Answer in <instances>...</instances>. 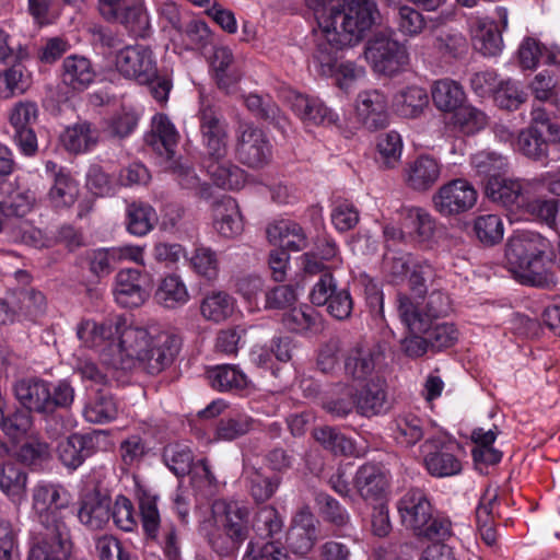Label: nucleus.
<instances>
[{
	"instance_id": "f257e3e1",
	"label": "nucleus",
	"mask_w": 560,
	"mask_h": 560,
	"mask_svg": "<svg viewBox=\"0 0 560 560\" xmlns=\"http://www.w3.org/2000/svg\"><path fill=\"white\" fill-rule=\"evenodd\" d=\"M322 36L317 39L312 62L323 77H334L338 52L359 43L380 19L376 0H306Z\"/></svg>"
},
{
	"instance_id": "f03ea898",
	"label": "nucleus",
	"mask_w": 560,
	"mask_h": 560,
	"mask_svg": "<svg viewBox=\"0 0 560 560\" xmlns=\"http://www.w3.org/2000/svg\"><path fill=\"white\" fill-rule=\"evenodd\" d=\"M550 242L538 233L520 231L506 244L505 257L510 270L525 284L548 288L555 284L546 266Z\"/></svg>"
},
{
	"instance_id": "7ed1b4c3",
	"label": "nucleus",
	"mask_w": 560,
	"mask_h": 560,
	"mask_svg": "<svg viewBox=\"0 0 560 560\" xmlns=\"http://www.w3.org/2000/svg\"><path fill=\"white\" fill-rule=\"evenodd\" d=\"M13 393L21 406L39 415H51L57 409H69L75 397L71 384L61 380L56 384L37 378H22L15 382Z\"/></svg>"
},
{
	"instance_id": "20e7f679",
	"label": "nucleus",
	"mask_w": 560,
	"mask_h": 560,
	"mask_svg": "<svg viewBox=\"0 0 560 560\" xmlns=\"http://www.w3.org/2000/svg\"><path fill=\"white\" fill-rule=\"evenodd\" d=\"M397 510L402 524L419 537L441 541L451 536V522L433 515V508L421 489L408 490L399 499Z\"/></svg>"
},
{
	"instance_id": "39448f33",
	"label": "nucleus",
	"mask_w": 560,
	"mask_h": 560,
	"mask_svg": "<svg viewBox=\"0 0 560 560\" xmlns=\"http://www.w3.org/2000/svg\"><path fill=\"white\" fill-rule=\"evenodd\" d=\"M69 503L67 490L58 483L39 482L32 490V510L46 530L70 532L65 522Z\"/></svg>"
},
{
	"instance_id": "423d86ee",
	"label": "nucleus",
	"mask_w": 560,
	"mask_h": 560,
	"mask_svg": "<svg viewBox=\"0 0 560 560\" xmlns=\"http://www.w3.org/2000/svg\"><path fill=\"white\" fill-rule=\"evenodd\" d=\"M397 311L401 322L410 332H422L425 335L431 350L440 351L452 347L458 337L457 329L453 324H434V320L422 318V314L415 307L410 298L405 293L397 294Z\"/></svg>"
},
{
	"instance_id": "0eeeda50",
	"label": "nucleus",
	"mask_w": 560,
	"mask_h": 560,
	"mask_svg": "<svg viewBox=\"0 0 560 560\" xmlns=\"http://www.w3.org/2000/svg\"><path fill=\"white\" fill-rule=\"evenodd\" d=\"M364 56L375 72L389 77L409 63L407 48L393 36L382 32L368 40Z\"/></svg>"
},
{
	"instance_id": "6e6552de",
	"label": "nucleus",
	"mask_w": 560,
	"mask_h": 560,
	"mask_svg": "<svg viewBox=\"0 0 560 560\" xmlns=\"http://www.w3.org/2000/svg\"><path fill=\"white\" fill-rule=\"evenodd\" d=\"M154 334L145 328L128 325L127 320L119 316V330H117L114 347L117 349V358L113 364L120 369L133 368L142 354L148 342Z\"/></svg>"
},
{
	"instance_id": "1a4fd4ad",
	"label": "nucleus",
	"mask_w": 560,
	"mask_h": 560,
	"mask_svg": "<svg viewBox=\"0 0 560 560\" xmlns=\"http://www.w3.org/2000/svg\"><path fill=\"white\" fill-rule=\"evenodd\" d=\"M148 343L138 364L148 374L158 375L173 364L182 340L170 331H156Z\"/></svg>"
},
{
	"instance_id": "9d476101",
	"label": "nucleus",
	"mask_w": 560,
	"mask_h": 560,
	"mask_svg": "<svg viewBox=\"0 0 560 560\" xmlns=\"http://www.w3.org/2000/svg\"><path fill=\"white\" fill-rule=\"evenodd\" d=\"M115 63L119 73L140 84L152 83L158 78L153 51L147 46L135 45L120 49Z\"/></svg>"
},
{
	"instance_id": "9b49d317",
	"label": "nucleus",
	"mask_w": 560,
	"mask_h": 560,
	"mask_svg": "<svg viewBox=\"0 0 560 560\" xmlns=\"http://www.w3.org/2000/svg\"><path fill=\"white\" fill-rule=\"evenodd\" d=\"M477 201L474 186L462 178L442 185L432 196L434 209L443 217L459 214L471 209Z\"/></svg>"
},
{
	"instance_id": "f8f14e48",
	"label": "nucleus",
	"mask_w": 560,
	"mask_h": 560,
	"mask_svg": "<svg viewBox=\"0 0 560 560\" xmlns=\"http://www.w3.org/2000/svg\"><path fill=\"white\" fill-rule=\"evenodd\" d=\"M107 438L108 433L105 430L71 434L58 444V457L69 469H77L106 444Z\"/></svg>"
},
{
	"instance_id": "ddd939ff",
	"label": "nucleus",
	"mask_w": 560,
	"mask_h": 560,
	"mask_svg": "<svg viewBox=\"0 0 560 560\" xmlns=\"http://www.w3.org/2000/svg\"><path fill=\"white\" fill-rule=\"evenodd\" d=\"M38 119V106L32 101H20L13 105L9 114V122L13 128V141L27 156L37 152V138L34 125Z\"/></svg>"
},
{
	"instance_id": "4468645a",
	"label": "nucleus",
	"mask_w": 560,
	"mask_h": 560,
	"mask_svg": "<svg viewBox=\"0 0 560 560\" xmlns=\"http://www.w3.org/2000/svg\"><path fill=\"white\" fill-rule=\"evenodd\" d=\"M384 359V346L360 340L353 343L343 359L345 374L354 380H366Z\"/></svg>"
},
{
	"instance_id": "2eb2a0df",
	"label": "nucleus",
	"mask_w": 560,
	"mask_h": 560,
	"mask_svg": "<svg viewBox=\"0 0 560 560\" xmlns=\"http://www.w3.org/2000/svg\"><path fill=\"white\" fill-rule=\"evenodd\" d=\"M235 155L240 163L250 168H260L271 159V147L265 132L254 126L241 127Z\"/></svg>"
},
{
	"instance_id": "dca6fc26",
	"label": "nucleus",
	"mask_w": 560,
	"mask_h": 560,
	"mask_svg": "<svg viewBox=\"0 0 560 560\" xmlns=\"http://www.w3.org/2000/svg\"><path fill=\"white\" fill-rule=\"evenodd\" d=\"M427 471L436 478L458 475L462 462L451 452L450 445L440 438H428L420 446Z\"/></svg>"
},
{
	"instance_id": "f3484780",
	"label": "nucleus",
	"mask_w": 560,
	"mask_h": 560,
	"mask_svg": "<svg viewBox=\"0 0 560 560\" xmlns=\"http://www.w3.org/2000/svg\"><path fill=\"white\" fill-rule=\"evenodd\" d=\"M529 182L518 178L494 177L487 180L486 196L511 212L520 211L529 194Z\"/></svg>"
},
{
	"instance_id": "a211bd4d",
	"label": "nucleus",
	"mask_w": 560,
	"mask_h": 560,
	"mask_svg": "<svg viewBox=\"0 0 560 560\" xmlns=\"http://www.w3.org/2000/svg\"><path fill=\"white\" fill-rule=\"evenodd\" d=\"M358 122L369 131L385 128L388 124L387 98L378 90L362 91L355 101Z\"/></svg>"
},
{
	"instance_id": "6ab92c4d",
	"label": "nucleus",
	"mask_w": 560,
	"mask_h": 560,
	"mask_svg": "<svg viewBox=\"0 0 560 560\" xmlns=\"http://www.w3.org/2000/svg\"><path fill=\"white\" fill-rule=\"evenodd\" d=\"M212 512L221 529L245 541L250 532L249 510L238 501L217 500Z\"/></svg>"
},
{
	"instance_id": "aec40b11",
	"label": "nucleus",
	"mask_w": 560,
	"mask_h": 560,
	"mask_svg": "<svg viewBox=\"0 0 560 560\" xmlns=\"http://www.w3.org/2000/svg\"><path fill=\"white\" fill-rule=\"evenodd\" d=\"M71 548L70 532L46 530L32 539L27 560H68Z\"/></svg>"
},
{
	"instance_id": "412c9836",
	"label": "nucleus",
	"mask_w": 560,
	"mask_h": 560,
	"mask_svg": "<svg viewBox=\"0 0 560 560\" xmlns=\"http://www.w3.org/2000/svg\"><path fill=\"white\" fill-rule=\"evenodd\" d=\"M288 103L292 112L306 125H330L338 120V116L318 97L292 92L288 96Z\"/></svg>"
},
{
	"instance_id": "4be33fe9",
	"label": "nucleus",
	"mask_w": 560,
	"mask_h": 560,
	"mask_svg": "<svg viewBox=\"0 0 560 560\" xmlns=\"http://www.w3.org/2000/svg\"><path fill=\"white\" fill-rule=\"evenodd\" d=\"M474 48L483 56H497L502 51V32L495 20L476 18L470 23Z\"/></svg>"
},
{
	"instance_id": "5701e85b",
	"label": "nucleus",
	"mask_w": 560,
	"mask_h": 560,
	"mask_svg": "<svg viewBox=\"0 0 560 560\" xmlns=\"http://www.w3.org/2000/svg\"><path fill=\"white\" fill-rule=\"evenodd\" d=\"M354 487L365 501L381 500L388 487L386 471L380 465L366 463L355 472Z\"/></svg>"
},
{
	"instance_id": "b1692460",
	"label": "nucleus",
	"mask_w": 560,
	"mask_h": 560,
	"mask_svg": "<svg viewBox=\"0 0 560 560\" xmlns=\"http://www.w3.org/2000/svg\"><path fill=\"white\" fill-rule=\"evenodd\" d=\"M212 211L213 226L221 236L233 238L242 234L244 223L235 199L221 198L213 203Z\"/></svg>"
},
{
	"instance_id": "393cba45",
	"label": "nucleus",
	"mask_w": 560,
	"mask_h": 560,
	"mask_svg": "<svg viewBox=\"0 0 560 560\" xmlns=\"http://www.w3.org/2000/svg\"><path fill=\"white\" fill-rule=\"evenodd\" d=\"M115 300L124 307H138L148 298L141 285V273L138 269H124L116 275L114 289Z\"/></svg>"
},
{
	"instance_id": "a878e982",
	"label": "nucleus",
	"mask_w": 560,
	"mask_h": 560,
	"mask_svg": "<svg viewBox=\"0 0 560 560\" xmlns=\"http://www.w3.org/2000/svg\"><path fill=\"white\" fill-rule=\"evenodd\" d=\"M316 540L315 518L308 511H300L287 533V544L292 552L306 555Z\"/></svg>"
},
{
	"instance_id": "bb28decb",
	"label": "nucleus",
	"mask_w": 560,
	"mask_h": 560,
	"mask_svg": "<svg viewBox=\"0 0 560 560\" xmlns=\"http://www.w3.org/2000/svg\"><path fill=\"white\" fill-rule=\"evenodd\" d=\"M112 499L101 492L89 493L78 512L80 522L92 530L102 529L110 518Z\"/></svg>"
},
{
	"instance_id": "cd10ccee",
	"label": "nucleus",
	"mask_w": 560,
	"mask_h": 560,
	"mask_svg": "<svg viewBox=\"0 0 560 560\" xmlns=\"http://www.w3.org/2000/svg\"><path fill=\"white\" fill-rule=\"evenodd\" d=\"M358 412L365 417L376 416L388 410L386 382L376 377L368 382L355 398Z\"/></svg>"
},
{
	"instance_id": "c85d7f7f",
	"label": "nucleus",
	"mask_w": 560,
	"mask_h": 560,
	"mask_svg": "<svg viewBox=\"0 0 560 560\" xmlns=\"http://www.w3.org/2000/svg\"><path fill=\"white\" fill-rule=\"evenodd\" d=\"M119 330V316L96 323L82 319L77 327V336L88 348H95L108 341L114 347L115 337Z\"/></svg>"
},
{
	"instance_id": "c756f323",
	"label": "nucleus",
	"mask_w": 560,
	"mask_h": 560,
	"mask_svg": "<svg viewBox=\"0 0 560 560\" xmlns=\"http://www.w3.org/2000/svg\"><path fill=\"white\" fill-rule=\"evenodd\" d=\"M212 183L222 189L236 190L244 186L246 173L228 158L202 164Z\"/></svg>"
},
{
	"instance_id": "7c9ffc66",
	"label": "nucleus",
	"mask_w": 560,
	"mask_h": 560,
	"mask_svg": "<svg viewBox=\"0 0 560 560\" xmlns=\"http://www.w3.org/2000/svg\"><path fill=\"white\" fill-rule=\"evenodd\" d=\"M441 166L429 155H421L409 164L406 170V184L413 190L430 189L439 179Z\"/></svg>"
},
{
	"instance_id": "2f4dec72",
	"label": "nucleus",
	"mask_w": 560,
	"mask_h": 560,
	"mask_svg": "<svg viewBox=\"0 0 560 560\" xmlns=\"http://www.w3.org/2000/svg\"><path fill=\"white\" fill-rule=\"evenodd\" d=\"M201 141L228 137V122L220 108L209 97L200 94V108L198 112Z\"/></svg>"
},
{
	"instance_id": "473e14b6",
	"label": "nucleus",
	"mask_w": 560,
	"mask_h": 560,
	"mask_svg": "<svg viewBox=\"0 0 560 560\" xmlns=\"http://www.w3.org/2000/svg\"><path fill=\"white\" fill-rule=\"evenodd\" d=\"M118 416V404L112 393L107 389H97L89 399L83 417L90 423L104 424L115 420Z\"/></svg>"
},
{
	"instance_id": "72a5a7b5",
	"label": "nucleus",
	"mask_w": 560,
	"mask_h": 560,
	"mask_svg": "<svg viewBox=\"0 0 560 560\" xmlns=\"http://www.w3.org/2000/svg\"><path fill=\"white\" fill-rule=\"evenodd\" d=\"M156 303L166 310L183 307L190 299L188 289L182 278L177 275L164 277L154 293Z\"/></svg>"
},
{
	"instance_id": "f704fd0d",
	"label": "nucleus",
	"mask_w": 560,
	"mask_h": 560,
	"mask_svg": "<svg viewBox=\"0 0 560 560\" xmlns=\"http://www.w3.org/2000/svg\"><path fill=\"white\" fill-rule=\"evenodd\" d=\"M429 105V95L423 88L417 85L407 86L398 91L393 100L395 112L409 119L421 116Z\"/></svg>"
},
{
	"instance_id": "c9c22d12",
	"label": "nucleus",
	"mask_w": 560,
	"mask_h": 560,
	"mask_svg": "<svg viewBox=\"0 0 560 560\" xmlns=\"http://www.w3.org/2000/svg\"><path fill=\"white\" fill-rule=\"evenodd\" d=\"M95 78L90 60L82 56H69L62 63V81L75 91L86 89Z\"/></svg>"
},
{
	"instance_id": "e433bc0d",
	"label": "nucleus",
	"mask_w": 560,
	"mask_h": 560,
	"mask_svg": "<svg viewBox=\"0 0 560 560\" xmlns=\"http://www.w3.org/2000/svg\"><path fill=\"white\" fill-rule=\"evenodd\" d=\"M100 139L98 130L89 121H79L68 127L61 136L65 148L73 153H81L95 147Z\"/></svg>"
},
{
	"instance_id": "4c0bfd02",
	"label": "nucleus",
	"mask_w": 560,
	"mask_h": 560,
	"mask_svg": "<svg viewBox=\"0 0 560 560\" xmlns=\"http://www.w3.org/2000/svg\"><path fill=\"white\" fill-rule=\"evenodd\" d=\"M152 145L161 154L172 160L178 141V132L170 118L158 114L152 120Z\"/></svg>"
},
{
	"instance_id": "58836bf2",
	"label": "nucleus",
	"mask_w": 560,
	"mask_h": 560,
	"mask_svg": "<svg viewBox=\"0 0 560 560\" xmlns=\"http://www.w3.org/2000/svg\"><path fill=\"white\" fill-rule=\"evenodd\" d=\"M27 474L15 463L7 462L0 466V490L13 502L25 497Z\"/></svg>"
},
{
	"instance_id": "ea45409f",
	"label": "nucleus",
	"mask_w": 560,
	"mask_h": 560,
	"mask_svg": "<svg viewBox=\"0 0 560 560\" xmlns=\"http://www.w3.org/2000/svg\"><path fill=\"white\" fill-rule=\"evenodd\" d=\"M33 425V417L24 408L5 411L0 409V430L12 442L21 441Z\"/></svg>"
},
{
	"instance_id": "a19ab883",
	"label": "nucleus",
	"mask_w": 560,
	"mask_h": 560,
	"mask_svg": "<svg viewBox=\"0 0 560 560\" xmlns=\"http://www.w3.org/2000/svg\"><path fill=\"white\" fill-rule=\"evenodd\" d=\"M112 21H117L126 27L130 35L144 38L150 32V21L143 3L135 1L126 4L118 11V16Z\"/></svg>"
},
{
	"instance_id": "79ce46f5",
	"label": "nucleus",
	"mask_w": 560,
	"mask_h": 560,
	"mask_svg": "<svg viewBox=\"0 0 560 560\" xmlns=\"http://www.w3.org/2000/svg\"><path fill=\"white\" fill-rule=\"evenodd\" d=\"M156 220L155 210L148 203L132 202L127 207L126 228L132 235H147L154 228Z\"/></svg>"
},
{
	"instance_id": "37998d69",
	"label": "nucleus",
	"mask_w": 560,
	"mask_h": 560,
	"mask_svg": "<svg viewBox=\"0 0 560 560\" xmlns=\"http://www.w3.org/2000/svg\"><path fill=\"white\" fill-rule=\"evenodd\" d=\"M207 374L211 386L220 392L241 390L248 385L246 375L235 365H217Z\"/></svg>"
},
{
	"instance_id": "c03bdc74",
	"label": "nucleus",
	"mask_w": 560,
	"mask_h": 560,
	"mask_svg": "<svg viewBox=\"0 0 560 560\" xmlns=\"http://www.w3.org/2000/svg\"><path fill=\"white\" fill-rule=\"evenodd\" d=\"M312 435L318 444L335 455L348 456L353 453L352 441L335 427H316L313 429Z\"/></svg>"
},
{
	"instance_id": "a18cd8bd",
	"label": "nucleus",
	"mask_w": 560,
	"mask_h": 560,
	"mask_svg": "<svg viewBox=\"0 0 560 560\" xmlns=\"http://www.w3.org/2000/svg\"><path fill=\"white\" fill-rule=\"evenodd\" d=\"M386 3L397 11L395 23L402 36L416 37L425 30L427 21L418 10L402 3H394L393 0H386Z\"/></svg>"
},
{
	"instance_id": "49530a36",
	"label": "nucleus",
	"mask_w": 560,
	"mask_h": 560,
	"mask_svg": "<svg viewBox=\"0 0 560 560\" xmlns=\"http://www.w3.org/2000/svg\"><path fill=\"white\" fill-rule=\"evenodd\" d=\"M464 96L462 86L448 79L436 81L432 89L433 103L443 112H455L462 106Z\"/></svg>"
},
{
	"instance_id": "de8ad7c7",
	"label": "nucleus",
	"mask_w": 560,
	"mask_h": 560,
	"mask_svg": "<svg viewBox=\"0 0 560 560\" xmlns=\"http://www.w3.org/2000/svg\"><path fill=\"white\" fill-rule=\"evenodd\" d=\"M516 147L523 155L533 161H542L548 156L549 142L536 126L520 131Z\"/></svg>"
},
{
	"instance_id": "09e8293b",
	"label": "nucleus",
	"mask_w": 560,
	"mask_h": 560,
	"mask_svg": "<svg viewBox=\"0 0 560 560\" xmlns=\"http://www.w3.org/2000/svg\"><path fill=\"white\" fill-rule=\"evenodd\" d=\"M319 322V314L308 305L294 307L282 315L284 327L298 334L317 330Z\"/></svg>"
},
{
	"instance_id": "8fccbe9b",
	"label": "nucleus",
	"mask_w": 560,
	"mask_h": 560,
	"mask_svg": "<svg viewBox=\"0 0 560 560\" xmlns=\"http://www.w3.org/2000/svg\"><path fill=\"white\" fill-rule=\"evenodd\" d=\"M79 187L69 173H59L48 192L51 206L56 209L70 208L77 200Z\"/></svg>"
},
{
	"instance_id": "3c124183",
	"label": "nucleus",
	"mask_w": 560,
	"mask_h": 560,
	"mask_svg": "<svg viewBox=\"0 0 560 560\" xmlns=\"http://www.w3.org/2000/svg\"><path fill=\"white\" fill-rule=\"evenodd\" d=\"M424 436L423 421L415 415H404L395 420V440L398 444L411 447Z\"/></svg>"
},
{
	"instance_id": "603ef678",
	"label": "nucleus",
	"mask_w": 560,
	"mask_h": 560,
	"mask_svg": "<svg viewBox=\"0 0 560 560\" xmlns=\"http://www.w3.org/2000/svg\"><path fill=\"white\" fill-rule=\"evenodd\" d=\"M234 311L232 298L224 292H214L207 295L200 305L201 315L215 323L229 318Z\"/></svg>"
},
{
	"instance_id": "864d4df0",
	"label": "nucleus",
	"mask_w": 560,
	"mask_h": 560,
	"mask_svg": "<svg viewBox=\"0 0 560 560\" xmlns=\"http://www.w3.org/2000/svg\"><path fill=\"white\" fill-rule=\"evenodd\" d=\"M436 51L445 59H462L468 52V42L459 32H441L433 43Z\"/></svg>"
},
{
	"instance_id": "5fc2aeb1",
	"label": "nucleus",
	"mask_w": 560,
	"mask_h": 560,
	"mask_svg": "<svg viewBox=\"0 0 560 560\" xmlns=\"http://www.w3.org/2000/svg\"><path fill=\"white\" fill-rule=\"evenodd\" d=\"M474 231L483 245L493 246L503 240V221L497 214L479 215L475 220Z\"/></svg>"
},
{
	"instance_id": "6e6d98bb",
	"label": "nucleus",
	"mask_w": 560,
	"mask_h": 560,
	"mask_svg": "<svg viewBox=\"0 0 560 560\" xmlns=\"http://www.w3.org/2000/svg\"><path fill=\"white\" fill-rule=\"evenodd\" d=\"M246 472L249 493L257 503L268 501L279 488L280 478L277 476H265L255 467L249 468Z\"/></svg>"
},
{
	"instance_id": "4d7b16f0",
	"label": "nucleus",
	"mask_w": 560,
	"mask_h": 560,
	"mask_svg": "<svg viewBox=\"0 0 560 560\" xmlns=\"http://www.w3.org/2000/svg\"><path fill=\"white\" fill-rule=\"evenodd\" d=\"M559 200L557 199H544L536 198L530 200L529 195L526 198L521 210L527 213L533 219L544 222L549 228L558 231L557 213H558Z\"/></svg>"
},
{
	"instance_id": "13d9d810",
	"label": "nucleus",
	"mask_w": 560,
	"mask_h": 560,
	"mask_svg": "<svg viewBox=\"0 0 560 560\" xmlns=\"http://www.w3.org/2000/svg\"><path fill=\"white\" fill-rule=\"evenodd\" d=\"M156 499V495L144 490H140L138 493L142 527L147 537L150 539H155L158 537L161 522Z\"/></svg>"
},
{
	"instance_id": "bf43d9fd",
	"label": "nucleus",
	"mask_w": 560,
	"mask_h": 560,
	"mask_svg": "<svg viewBox=\"0 0 560 560\" xmlns=\"http://www.w3.org/2000/svg\"><path fill=\"white\" fill-rule=\"evenodd\" d=\"M401 150L402 142L398 132L389 131L381 135L377 141L376 161L384 168H394L399 164Z\"/></svg>"
},
{
	"instance_id": "052dcab7",
	"label": "nucleus",
	"mask_w": 560,
	"mask_h": 560,
	"mask_svg": "<svg viewBox=\"0 0 560 560\" xmlns=\"http://www.w3.org/2000/svg\"><path fill=\"white\" fill-rule=\"evenodd\" d=\"M170 170L176 176L178 184L189 190H194L197 196L203 199L211 197V187L207 183H200L195 170L180 161H173Z\"/></svg>"
},
{
	"instance_id": "680f3d73",
	"label": "nucleus",
	"mask_w": 560,
	"mask_h": 560,
	"mask_svg": "<svg viewBox=\"0 0 560 560\" xmlns=\"http://www.w3.org/2000/svg\"><path fill=\"white\" fill-rule=\"evenodd\" d=\"M254 527L261 538L277 540L276 536L283 528V521L276 508L265 505L256 513Z\"/></svg>"
},
{
	"instance_id": "e2e57ef3",
	"label": "nucleus",
	"mask_w": 560,
	"mask_h": 560,
	"mask_svg": "<svg viewBox=\"0 0 560 560\" xmlns=\"http://www.w3.org/2000/svg\"><path fill=\"white\" fill-rule=\"evenodd\" d=\"M471 165L477 175L489 180L494 177H502L501 173L505 171L508 162L501 154L481 151L472 155Z\"/></svg>"
},
{
	"instance_id": "0e129e2a",
	"label": "nucleus",
	"mask_w": 560,
	"mask_h": 560,
	"mask_svg": "<svg viewBox=\"0 0 560 560\" xmlns=\"http://www.w3.org/2000/svg\"><path fill=\"white\" fill-rule=\"evenodd\" d=\"M406 221L412 230L415 240L419 243L430 241L435 232V221L432 215L422 208L407 210Z\"/></svg>"
},
{
	"instance_id": "69168bd1",
	"label": "nucleus",
	"mask_w": 560,
	"mask_h": 560,
	"mask_svg": "<svg viewBox=\"0 0 560 560\" xmlns=\"http://www.w3.org/2000/svg\"><path fill=\"white\" fill-rule=\"evenodd\" d=\"M11 237L14 242L34 248H48L54 245L52 238L46 236L39 229L26 221H20L12 225Z\"/></svg>"
},
{
	"instance_id": "338daca9",
	"label": "nucleus",
	"mask_w": 560,
	"mask_h": 560,
	"mask_svg": "<svg viewBox=\"0 0 560 560\" xmlns=\"http://www.w3.org/2000/svg\"><path fill=\"white\" fill-rule=\"evenodd\" d=\"M411 255L401 252H387L383 258V272L386 279L392 283H401L405 281L410 270Z\"/></svg>"
},
{
	"instance_id": "774afa93",
	"label": "nucleus",
	"mask_w": 560,
	"mask_h": 560,
	"mask_svg": "<svg viewBox=\"0 0 560 560\" xmlns=\"http://www.w3.org/2000/svg\"><path fill=\"white\" fill-rule=\"evenodd\" d=\"M189 262L195 272L208 280L215 279L219 273L217 254L209 247H196Z\"/></svg>"
}]
</instances>
